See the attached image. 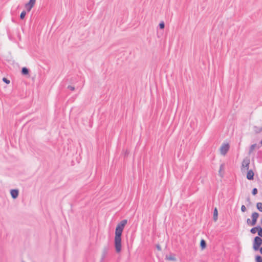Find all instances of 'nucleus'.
Segmentation results:
<instances>
[{
	"instance_id": "a211bd4d",
	"label": "nucleus",
	"mask_w": 262,
	"mask_h": 262,
	"mask_svg": "<svg viewBox=\"0 0 262 262\" xmlns=\"http://www.w3.org/2000/svg\"><path fill=\"white\" fill-rule=\"evenodd\" d=\"M256 262H262V257L260 256L257 255L256 256Z\"/></svg>"
},
{
	"instance_id": "39448f33",
	"label": "nucleus",
	"mask_w": 262,
	"mask_h": 262,
	"mask_svg": "<svg viewBox=\"0 0 262 262\" xmlns=\"http://www.w3.org/2000/svg\"><path fill=\"white\" fill-rule=\"evenodd\" d=\"M36 3V0H30L29 2L25 4V8L28 12H30L34 7Z\"/></svg>"
},
{
	"instance_id": "9b49d317",
	"label": "nucleus",
	"mask_w": 262,
	"mask_h": 262,
	"mask_svg": "<svg viewBox=\"0 0 262 262\" xmlns=\"http://www.w3.org/2000/svg\"><path fill=\"white\" fill-rule=\"evenodd\" d=\"M254 131L256 133H259L262 131V127H259L256 126H254Z\"/></svg>"
},
{
	"instance_id": "bb28decb",
	"label": "nucleus",
	"mask_w": 262,
	"mask_h": 262,
	"mask_svg": "<svg viewBox=\"0 0 262 262\" xmlns=\"http://www.w3.org/2000/svg\"><path fill=\"white\" fill-rule=\"evenodd\" d=\"M260 253L262 254V247L259 249Z\"/></svg>"
},
{
	"instance_id": "20e7f679",
	"label": "nucleus",
	"mask_w": 262,
	"mask_h": 262,
	"mask_svg": "<svg viewBox=\"0 0 262 262\" xmlns=\"http://www.w3.org/2000/svg\"><path fill=\"white\" fill-rule=\"evenodd\" d=\"M249 164H250V159L249 158H245L242 163V170H243V168H245V170H248L249 168Z\"/></svg>"
},
{
	"instance_id": "6ab92c4d",
	"label": "nucleus",
	"mask_w": 262,
	"mask_h": 262,
	"mask_svg": "<svg viewBox=\"0 0 262 262\" xmlns=\"http://www.w3.org/2000/svg\"><path fill=\"white\" fill-rule=\"evenodd\" d=\"M256 146V144H252L251 146H250V152H251L252 151L254 148H255Z\"/></svg>"
},
{
	"instance_id": "c756f323",
	"label": "nucleus",
	"mask_w": 262,
	"mask_h": 262,
	"mask_svg": "<svg viewBox=\"0 0 262 262\" xmlns=\"http://www.w3.org/2000/svg\"><path fill=\"white\" fill-rule=\"evenodd\" d=\"M260 143H261V145H262V141L260 142Z\"/></svg>"
},
{
	"instance_id": "7ed1b4c3",
	"label": "nucleus",
	"mask_w": 262,
	"mask_h": 262,
	"mask_svg": "<svg viewBox=\"0 0 262 262\" xmlns=\"http://www.w3.org/2000/svg\"><path fill=\"white\" fill-rule=\"evenodd\" d=\"M230 148L229 144L228 143H223L220 148V152L221 155L225 156L229 150Z\"/></svg>"
},
{
	"instance_id": "4be33fe9",
	"label": "nucleus",
	"mask_w": 262,
	"mask_h": 262,
	"mask_svg": "<svg viewBox=\"0 0 262 262\" xmlns=\"http://www.w3.org/2000/svg\"><path fill=\"white\" fill-rule=\"evenodd\" d=\"M165 25L164 22H161L159 24V27L160 29H163L164 28Z\"/></svg>"
},
{
	"instance_id": "b1692460",
	"label": "nucleus",
	"mask_w": 262,
	"mask_h": 262,
	"mask_svg": "<svg viewBox=\"0 0 262 262\" xmlns=\"http://www.w3.org/2000/svg\"><path fill=\"white\" fill-rule=\"evenodd\" d=\"M68 89H69L71 91H74L75 90V88L74 86H71V85H69L68 86Z\"/></svg>"
},
{
	"instance_id": "0eeeda50",
	"label": "nucleus",
	"mask_w": 262,
	"mask_h": 262,
	"mask_svg": "<svg viewBox=\"0 0 262 262\" xmlns=\"http://www.w3.org/2000/svg\"><path fill=\"white\" fill-rule=\"evenodd\" d=\"M18 190L17 189H12L10 191L11 196L14 199H16L18 197Z\"/></svg>"
},
{
	"instance_id": "f3484780",
	"label": "nucleus",
	"mask_w": 262,
	"mask_h": 262,
	"mask_svg": "<svg viewBox=\"0 0 262 262\" xmlns=\"http://www.w3.org/2000/svg\"><path fill=\"white\" fill-rule=\"evenodd\" d=\"M26 15V12L25 11H23V12H21L20 15V18L21 19H23L25 16Z\"/></svg>"
},
{
	"instance_id": "5701e85b",
	"label": "nucleus",
	"mask_w": 262,
	"mask_h": 262,
	"mask_svg": "<svg viewBox=\"0 0 262 262\" xmlns=\"http://www.w3.org/2000/svg\"><path fill=\"white\" fill-rule=\"evenodd\" d=\"M241 211L243 212H245L246 211V208L245 205H242L241 207Z\"/></svg>"
},
{
	"instance_id": "6e6552de",
	"label": "nucleus",
	"mask_w": 262,
	"mask_h": 262,
	"mask_svg": "<svg viewBox=\"0 0 262 262\" xmlns=\"http://www.w3.org/2000/svg\"><path fill=\"white\" fill-rule=\"evenodd\" d=\"M246 177H247V179L249 180H252L253 179L254 172L252 170H251V169L248 170Z\"/></svg>"
},
{
	"instance_id": "2eb2a0df",
	"label": "nucleus",
	"mask_w": 262,
	"mask_h": 262,
	"mask_svg": "<svg viewBox=\"0 0 262 262\" xmlns=\"http://www.w3.org/2000/svg\"><path fill=\"white\" fill-rule=\"evenodd\" d=\"M258 235L260 238L262 237V228L258 226V229L257 231Z\"/></svg>"
},
{
	"instance_id": "7c9ffc66",
	"label": "nucleus",
	"mask_w": 262,
	"mask_h": 262,
	"mask_svg": "<svg viewBox=\"0 0 262 262\" xmlns=\"http://www.w3.org/2000/svg\"><path fill=\"white\" fill-rule=\"evenodd\" d=\"M22 262H25V261H22Z\"/></svg>"
},
{
	"instance_id": "4468645a",
	"label": "nucleus",
	"mask_w": 262,
	"mask_h": 262,
	"mask_svg": "<svg viewBox=\"0 0 262 262\" xmlns=\"http://www.w3.org/2000/svg\"><path fill=\"white\" fill-rule=\"evenodd\" d=\"M258 226H257V227H254V228H252L251 230H250V232L252 234H255L256 233V232L258 231Z\"/></svg>"
},
{
	"instance_id": "c85d7f7f",
	"label": "nucleus",
	"mask_w": 262,
	"mask_h": 262,
	"mask_svg": "<svg viewBox=\"0 0 262 262\" xmlns=\"http://www.w3.org/2000/svg\"><path fill=\"white\" fill-rule=\"evenodd\" d=\"M261 224H262V219H261Z\"/></svg>"
},
{
	"instance_id": "f257e3e1",
	"label": "nucleus",
	"mask_w": 262,
	"mask_h": 262,
	"mask_svg": "<svg viewBox=\"0 0 262 262\" xmlns=\"http://www.w3.org/2000/svg\"><path fill=\"white\" fill-rule=\"evenodd\" d=\"M127 223V220H123L118 223L116 227L115 236V247L117 253H119L121 250V235Z\"/></svg>"
},
{
	"instance_id": "1a4fd4ad",
	"label": "nucleus",
	"mask_w": 262,
	"mask_h": 262,
	"mask_svg": "<svg viewBox=\"0 0 262 262\" xmlns=\"http://www.w3.org/2000/svg\"><path fill=\"white\" fill-rule=\"evenodd\" d=\"M165 259L168 260L176 261V258L173 255H166L165 257Z\"/></svg>"
},
{
	"instance_id": "ddd939ff",
	"label": "nucleus",
	"mask_w": 262,
	"mask_h": 262,
	"mask_svg": "<svg viewBox=\"0 0 262 262\" xmlns=\"http://www.w3.org/2000/svg\"><path fill=\"white\" fill-rule=\"evenodd\" d=\"M256 207L259 211L262 212V203H257L256 204Z\"/></svg>"
},
{
	"instance_id": "f03ea898",
	"label": "nucleus",
	"mask_w": 262,
	"mask_h": 262,
	"mask_svg": "<svg viewBox=\"0 0 262 262\" xmlns=\"http://www.w3.org/2000/svg\"><path fill=\"white\" fill-rule=\"evenodd\" d=\"M262 244V239L259 236H256L253 240V248L255 251L259 250V247Z\"/></svg>"
},
{
	"instance_id": "f8f14e48",
	"label": "nucleus",
	"mask_w": 262,
	"mask_h": 262,
	"mask_svg": "<svg viewBox=\"0 0 262 262\" xmlns=\"http://www.w3.org/2000/svg\"><path fill=\"white\" fill-rule=\"evenodd\" d=\"M21 73L24 75H27L29 73V70L27 68H23Z\"/></svg>"
},
{
	"instance_id": "dca6fc26",
	"label": "nucleus",
	"mask_w": 262,
	"mask_h": 262,
	"mask_svg": "<svg viewBox=\"0 0 262 262\" xmlns=\"http://www.w3.org/2000/svg\"><path fill=\"white\" fill-rule=\"evenodd\" d=\"M206 242L204 239H202L200 243V246L202 249H204L206 247Z\"/></svg>"
},
{
	"instance_id": "393cba45",
	"label": "nucleus",
	"mask_w": 262,
	"mask_h": 262,
	"mask_svg": "<svg viewBox=\"0 0 262 262\" xmlns=\"http://www.w3.org/2000/svg\"><path fill=\"white\" fill-rule=\"evenodd\" d=\"M247 223L248 225L252 226L251 221L249 219L247 220Z\"/></svg>"
},
{
	"instance_id": "412c9836",
	"label": "nucleus",
	"mask_w": 262,
	"mask_h": 262,
	"mask_svg": "<svg viewBox=\"0 0 262 262\" xmlns=\"http://www.w3.org/2000/svg\"><path fill=\"white\" fill-rule=\"evenodd\" d=\"M252 193L253 195H255L257 193V189L256 188L253 189Z\"/></svg>"
},
{
	"instance_id": "9d476101",
	"label": "nucleus",
	"mask_w": 262,
	"mask_h": 262,
	"mask_svg": "<svg viewBox=\"0 0 262 262\" xmlns=\"http://www.w3.org/2000/svg\"><path fill=\"white\" fill-rule=\"evenodd\" d=\"M213 220L216 221L217 220V210L216 208L214 209L213 211Z\"/></svg>"
},
{
	"instance_id": "a878e982",
	"label": "nucleus",
	"mask_w": 262,
	"mask_h": 262,
	"mask_svg": "<svg viewBox=\"0 0 262 262\" xmlns=\"http://www.w3.org/2000/svg\"><path fill=\"white\" fill-rule=\"evenodd\" d=\"M156 247L158 250H159V251L161 250V247L160 246V245H157Z\"/></svg>"
},
{
	"instance_id": "423d86ee",
	"label": "nucleus",
	"mask_w": 262,
	"mask_h": 262,
	"mask_svg": "<svg viewBox=\"0 0 262 262\" xmlns=\"http://www.w3.org/2000/svg\"><path fill=\"white\" fill-rule=\"evenodd\" d=\"M258 216H259V214L257 212H254L252 213V214L251 215V217H252V221H251L252 226H254L256 224V222H257V220Z\"/></svg>"
},
{
	"instance_id": "cd10ccee",
	"label": "nucleus",
	"mask_w": 262,
	"mask_h": 262,
	"mask_svg": "<svg viewBox=\"0 0 262 262\" xmlns=\"http://www.w3.org/2000/svg\"><path fill=\"white\" fill-rule=\"evenodd\" d=\"M223 167V165H221V167H220V170H221L222 167Z\"/></svg>"
},
{
	"instance_id": "aec40b11",
	"label": "nucleus",
	"mask_w": 262,
	"mask_h": 262,
	"mask_svg": "<svg viewBox=\"0 0 262 262\" xmlns=\"http://www.w3.org/2000/svg\"><path fill=\"white\" fill-rule=\"evenodd\" d=\"M3 81L4 82H5L6 83H7V84H9V83H10V80H8V79H7L6 78H5V77H4V78H3Z\"/></svg>"
}]
</instances>
